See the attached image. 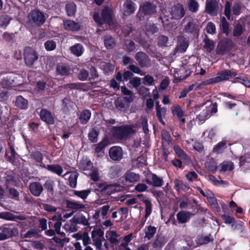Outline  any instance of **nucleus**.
<instances>
[{"mask_svg":"<svg viewBox=\"0 0 250 250\" xmlns=\"http://www.w3.org/2000/svg\"><path fill=\"white\" fill-rule=\"evenodd\" d=\"M237 75L235 72H232L230 70L222 71L219 75L215 78L210 79L204 82L205 84H209L216 83L222 81H225L229 79V77L235 76Z\"/></svg>","mask_w":250,"mask_h":250,"instance_id":"nucleus-6","label":"nucleus"},{"mask_svg":"<svg viewBox=\"0 0 250 250\" xmlns=\"http://www.w3.org/2000/svg\"><path fill=\"white\" fill-rule=\"evenodd\" d=\"M187 7L189 11L196 13L198 10L199 5L196 0H188Z\"/></svg>","mask_w":250,"mask_h":250,"instance_id":"nucleus-36","label":"nucleus"},{"mask_svg":"<svg viewBox=\"0 0 250 250\" xmlns=\"http://www.w3.org/2000/svg\"><path fill=\"white\" fill-rule=\"evenodd\" d=\"M29 189L31 193L35 196H39L43 188L42 185L39 182H32L29 185Z\"/></svg>","mask_w":250,"mask_h":250,"instance_id":"nucleus-17","label":"nucleus"},{"mask_svg":"<svg viewBox=\"0 0 250 250\" xmlns=\"http://www.w3.org/2000/svg\"><path fill=\"white\" fill-rule=\"evenodd\" d=\"M161 134L163 144H170L171 138L169 132L166 130H163L162 131Z\"/></svg>","mask_w":250,"mask_h":250,"instance_id":"nucleus-53","label":"nucleus"},{"mask_svg":"<svg viewBox=\"0 0 250 250\" xmlns=\"http://www.w3.org/2000/svg\"><path fill=\"white\" fill-rule=\"evenodd\" d=\"M243 32L242 25L239 23L235 24L233 31V35L234 37H239L242 35Z\"/></svg>","mask_w":250,"mask_h":250,"instance_id":"nucleus-55","label":"nucleus"},{"mask_svg":"<svg viewBox=\"0 0 250 250\" xmlns=\"http://www.w3.org/2000/svg\"><path fill=\"white\" fill-rule=\"evenodd\" d=\"M70 50L73 54L79 57L82 54L83 48L81 44L77 43L70 48Z\"/></svg>","mask_w":250,"mask_h":250,"instance_id":"nucleus-40","label":"nucleus"},{"mask_svg":"<svg viewBox=\"0 0 250 250\" xmlns=\"http://www.w3.org/2000/svg\"><path fill=\"white\" fill-rule=\"evenodd\" d=\"M178 49L179 51L184 52L187 50L188 42V40L184 36H180L178 37Z\"/></svg>","mask_w":250,"mask_h":250,"instance_id":"nucleus-22","label":"nucleus"},{"mask_svg":"<svg viewBox=\"0 0 250 250\" xmlns=\"http://www.w3.org/2000/svg\"><path fill=\"white\" fill-rule=\"evenodd\" d=\"M66 207L73 210H81L85 208V205L80 202L75 200H66Z\"/></svg>","mask_w":250,"mask_h":250,"instance_id":"nucleus-20","label":"nucleus"},{"mask_svg":"<svg viewBox=\"0 0 250 250\" xmlns=\"http://www.w3.org/2000/svg\"><path fill=\"white\" fill-rule=\"evenodd\" d=\"M154 81V80L152 76L146 75L143 78V83L145 85H152Z\"/></svg>","mask_w":250,"mask_h":250,"instance_id":"nucleus-63","label":"nucleus"},{"mask_svg":"<svg viewBox=\"0 0 250 250\" xmlns=\"http://www.w3.org/2000/svg\"><path fill=\"white\" fill-rule=\"evenodd\" d=\"M16 105L20 109H25L28 106V101L21 96L17 97Z\"/></svg>","mask_w":250,"mask_h":250,"instance_id":"nucleus-35","label":"nucleus"},{"mask_svg":"<svg viewBox=\"0 0 250 250\" xmlns=\"http://www.w3.org/2000/svg\"><path fill=\"white\" fill-rule=\"evenodd\" d=\"M225 16L229 20L231 18V4L229 1H226L225 4Z\"/></svg>","mask_w":250,"mask_h":250,"instance_id":"nucleus-60","label":"nucleus"},{"mask_svg":"<svg viewBox=\"0 0 250 250\" xmlns=\"http://www.w3.org/2000/svg\"><path fill=\"white\" fill-rule=\"evenodd\" d=\"M218 4L216 0H207L205 12L211 15H216L218 10Z\"/></svg>","mask_w":250,"mask_h":250,"instance_id":"nucleus-11","label":"nucleus"},{"mask_svg":"<svg viewBox=\"0 0 250 250\" xmlns=\"http://www.w3.org/2000/svg\"><path fill=\"white\" fill-rule=\"evenodd\" d=\"M0 218L8 220L16 221L17 220H24L26 217L24 215H14L11 213L4 212L0 213Z\"/></svg>","mask_w":250,"mask_h":250,"instance_id":"nucleus-18","label":"nucleus"},{"mask_svg":"<svg viewBox=\"0 0 250 250\" xmlns=\"http://www.w3.org/2000/svg\"><path fill=\"white\" fill-rule=\"evenodd\" d=\"M104 232L100 229L93 230L91 232V237H104Z\"/></svg>","mask_w":250,"mask_h":250,"instance_id":"nucleus-64","label":"nucleus"},{"mask_svg":"<svg viewBox=\"0 0 250 250\" xmlns=\"http://www.w3.org/2000/svg\"><path fill=\"white\" fill-rule=\"evenodd\" d=\"M135 132L132 126L129 125L115 126L112 129L113 137L122 140L127 139L131 134L135 133Z\"/></svg>","mask_w":250,"mask_h":250,"instance_id":"nucleus-2","label":"nucleus"},{"mask_svg":"<svg viewBox=\"0 0 250 250\" xmlns=\"http://www.w3.org/2000/svg\"><path fill=\"white\" fill-rule=\"evenodd\" d=\"M209 105H202V106L196 105L195 108V113L197 118L200 121H204L209 117L211 113H215L217 112V108L215 105L208 102L205 104Z\"/></svg>","mask_w":250,"mask_h":250,"instance_id":"nucleus-1","label":"nucleus"},{"mask_svg":"<svg viewBox=\"0 0 250 250\" xmlns=\"http://www.w3.org/2000/svg\"><path fill=\"white\" fill-rule=\"evenodd\" d=\"M168 37L164 35H160L157 38L158 44L161 47L167 46Z\"/></svg>","mask_w":250,"mask_h":250,"instance_id":"nucleus-58","label":"nucleus"},{"mask_svg":"<svg viewBox=\"0 0 250 250\" xmlns=\"http://www.w3.org/2000/svg\"><path fill=\"white\" fill-rule=\"evenodd\" d=\"M233 169V164L231 162H224L221 164V171H226Z\"/></svg>","mask_w":250,"mask_h":250,"instance_id":"nucleus-59","label":"nucleus"},{"mask_svg":"<svg viewBox=\"0 0 250 250\" xmlns=\"http://www.w3.org/2000/svg\"><path fill=\"white\" fill-rule=\"evenodd\" d=\"M116 190V186L114 184H106L104 193H106L108 195L111 194Z\"/></svg>","mask_w":250,"mask_h":250,"instance_id":"nucleus-61","label":"nucleus"},{"mask_svg":"<svg viewBox=\"0 0 250 250\" xmlns=\"http://www.w3.org/2000/svg\"><path fill=\"white\" fill-rule=\"evenodd\" d=\"M181 74L180 78L181 80L185 79L188 78L191 73V71L188 70L187 64L183 65L179 70Z\"/></svg>","mask_w":250,"mask_h":250,"instance_id":"nucleus-39","label":"nucleus"},{"mask_svg":"<svg viewBox=\"0 0 250 250\" xmlns=\"http://www.w3.org/2000/svg\"><path fill=\"white\" fill-rule=\"evenodd\" d=\"M99 210L101 213V215L103 216V218L105 219L107 218V214L108 211L110 210L111 211H112V209L110 208V205L106 204L102 206L100 208V209Z\"/></svg>","mask_w":250,"mask_h":250,"instance_id":"nucleus-54","label":"nucleus"},{"mask_svg":"<svg viewBox=\"0 0 250 250\" xmlns=\"http://www.w3.org/2000/svg\"><path fill=\"white\" fill-rule=\"evenodd\" d=\"M41 119L49 125H52L54 123V118L52 113L45 109H42L40 112Z\"/></svg>","mask_w":250,"mask_h":250,"instance_id":"nucleus-15","label":"nucleus"},{"mask_svg":"<svg viewBox=\"0 0 250 250\" xmlns=\"http://www.w3.org/2000/svg\"><path fill=\"white\" fill-rule=\"evenodd\" d=\"M242 7V3L238 1L234 2L232 8V14L235 15H240Z\"/></svg>","mask_w":250,"mask_h":250,"instance_id":"nucleus-50","label":"nucleus"},{"mask_svg":"<svg viewBox=\"0 0 250 250\" xmlns=\"http://www.w3.org/2000/svg\"><path fill=\"white\" fill-rule=\"evenodd\" d=\"M147 122V118L146 116H141V117L140 118L138 121V124L135 125V126L140 127V125H141V126L143 129L144 132H145V133L147 134L148 133L149 131ZM134 126H135V125Z\"/></svg>","mask_w":250,"mask_h":250,"instance_id":"nucleus-28","label":"nucleus"},{"mask_svg":"<svg viewBox=\"0 0 250 250\" xmlns=\"http://www.w3.org/2000/svg\"><path fill=\"white\" fill-rule=\"evenodd\" d=\"M24 59L27 65L32 66L38 60V56L34 49L26 47L24 49Z\"/></svg>","mask_w":250,"mask_h":250,"instance_id":"nucleus-7","label":"nucleus"},{"mask_svg":"<svg viewBox=\"0 0 250 250\" xmlns=\"http://www.w3.org/2000/svg\"><path fill=\"white\" fill-rule=\"evenodd\" d=\"M135 58L142 67H149L151 65L148 56L144 52H137L135 55Z\"/></svg>","mask_w":250,"mask_h":250,"instance_id":"nucleus-10","label":"nucleus"},{"mask_svg":"<svg viewBox=\"0 0 250 250\" xmlns=\"http://www.w3.org/2000/svg\"><path fill=\"white\" fill-rule=\"evenodd\" d=\"M92 167V163L87 158H83L79 164V168L83 170H89Z\"/></svg>","mask_w":250,"mask_h":250,"instance_id":"nucleus-33","label":"nucleus"},{"mask_svg":"<svg viewBox=\"0 0 250 250\" xmlns=\"http://www.w3.org/2000/svg\"><path fill=\"white\" fill-rule=\"evenodd\" d=\"M125 178L126 181L129 183H134L137 182L139 180L140 176L135 173L128 171L125 174Z\"/></svg>","mask_w":250,"mask_h":250,"instance_id":"nucleus-32","label":"nucleus"},{"mask_svg":"<svg viewBox=\"0 0 250 250\" xmlns=\"http://www.w3.org/2000/svg\"><path fill=\"white\" fill-rule=\"evenodd\" d=\"M167 242V239L165 236L159 235L157 237L156 240L153 243L154 248H161L163 247Z\"/></svg>","mask_w":250,"mask_h":250,"instance_id":"nucleus-42","label":"nucleus"},{"mask_svg":"<svg viewBox=\"0 0 250 250\" xmlns=\"http://www.w3.org/2000/svg\"><path fill=\"white\" fill-rule=\"evenodd\" d=\"M107 240L109 241L112 247L119 245L120 241V234L115 230L109 231L107 233Z\"/></svg>","mask_w":250,"mask_h":250,"instance_id":"nucleus-16","label":"nucleus"},{"mask_svg":"<svg viewBox=\"0 0 250 250\" xmlns=\"http://www.w3.org/2000/svg\"><path fill=\"white\" fill-rule=\"evenodd\" d=\"M98 135V131L95 129H92L88 133V138L93 143L97 142Z\"/></svg>","mask_w":250,"mask_h":250,"instance_id":"nucleus-57","label":"nucleus"},{"mask_svg":"<svg viewBox=\"0 0 250 250\" xmlns=\"http://www.w3.org/2000/svg\"><path fill=\"white\" fill-rule=\"evenodd\" d=\"M91 191V189H87L81 191L74 190V194L84 200L87 198Z\"/></svg>","mask_w":250,"mask_h":250,"instance_id":"nucleus-49","label":"nucleus"},{"mask_svg":"<svg viewBox=\"0 0 250 250\" xmlns=\"http://www.w3.org/2000/svg\"><path fill=\"white\" fill-rule=\"evenodd\" d=\"M68 174H70L68 179L69 186L73 188H76L77 184V178L79 176L78 173L76 171L67 172L63 177Z\"/></svg>","mask_w":250,"mask_h":250,"instance_id":"nucleus-24","label":"nucleus"},{"mask_svg":"<svg viewBox=\"0 0 250 250\" xmlns=\"http://www.w3.org/2000/svg\"><path fill=\"white\" fill-rule=\"evenodd\" d=\"M63 25L64 29L69 31H78L80 28V26L78 23L71 20L64 21Z\"/></svg>","mask_w":250,"mask_h":250,"instance_id":"nucleus-21","label":"nucleus"},{"mask_svg":"<svg viewBox=\"0 0 250 250\" xmlns=\"http://www.w3.org/2000/svg\"><path fill=\"white\" fill-rule=\"evenodd\" d=\"M125 6V14L130 15L135 10V3L130 0H126L124 4Z\"/></svg>","mask_w":250,"mask_h":250,"instance_id":"nucleus-31","label":"nucleus"},{"mask_svg":"<svg viewBox=\"0 0 250 250\" xmlns=\"http://www.w3.org/2000/svg\"><path fill=\"white\" fill-rule=\"evenodd\" d=\"M89 75V72L88 71L83 69L80 70L78 74V79L81 81H85L87 79Z\"/></svg>","mask_w":250,"mask_h":250,"instance_id":"nucleus-62","label":"nucleus"},{"mask_svg":"<svg viewBox=\"0 0 250 250\" xmlns=\"http://www.w3.org/2000/svg\"><path fill=\"white\" fill-rule=\"evenodd\" d=\"M50 220L54 222L53 226L55 229L56 233L58 234L63 235H64L63 232L60 231V229L62 225V222L63 221V217L61 214H57L50 219Z\"/></svg>","mask_w":250,"mask_h":250,"instance_id":"nucleus-14","label":"nucleus"},{"mask_svg":"<svg viewBox=\"0 0 250 250\" xmlns=\"http://www.w3.org/2000/svg\"><path fill=\"white\" fill-rule=\"evenodd\" d=\"M193 215L189 211H181L177 214L176 217L179 223L184 224L187 222Z\"/></svg>","mask_w":250,"mask_h":250,"instance_id":"nucleus-19","label":"nucleus"},{"mask_svg":"<svg viewBox=\"0 0 250 250\" xmlns=\"http://www.w3.org/2000/svg\"><path fill=\"white\" fill-rule=\"evenodd\" d=\"M136 47L135 43L131 40H126L125 42L124 49L127 52L130 53L134 51Z\"/></svg>","mask_w":250,"mask_h":250,"instance_id":"nucleus-43","label":"nucleus"},{"mask_svg":"<svg viewBox=\"0 0 250 250\" xmlns=\"http://www.w3.org/2000/svg\"><path fill=\"white\" fill-rule=\"evenodd\" d=\"M226 147L227 141L223 140L213 147V151L217 153H221Z\"/></svg>","mask_w":250,"mask_h":250,"instance_id":"nucleus-41","label":"nucleus"},{"mask_svg":"<svg viewBox=\"0 0 250 250\" xmlns=\"http://www.w3.org/2000/svg\"><path fill=\"white\" fill-rule=\"evenodd\" d=\"M152 185L154 187H160L163 185V180L162 178L158 177L155 174L151 175Z\"/></svg>","mask_w":250,"mask_h":250,"instance_id":"nucleus-47","label":"nucleus"},{"mask_svg":"<svg viewBox=\"0 0 250 250\" xmlns=\"http://www.w3.org/2000/svg\"><path fill=\"white\" fill-rule=\"evenodd\" d=\"M145 236V237L148 240L152 238L156 231V228L152 226H148L144 230Z\"/></svg>","mask_w":250,"mask_h":250,"instance_id":"nucleus-38","label":"nucleus"},{"mask_svg":"<svg viewBox=\"0 0 250 250\" xmlns=\"http://www.w3.org/2000/svg\"><path fill=\"white\" fill-rule=\"evenodd\" d=\"M186 9L184 5L180 3H177L171 8V18L175 20H180L185 15Z\"/></svg>","mask_w":250,"mask_h":250,"instance_id":"nucleus-9","label":"nucleus"},{"mask_svg":"<svg viewBox=\"0 0 250 250\" xmlns=\"http://www.w3.org/2000/svg\"><path fill=\"white\" fill-rule=\"evenodd\" d=\"M233 44L232 41L229 39L221 40L216 49V54L218 55H224L228 53L232 48Z\"/></svg>","mask_w":250,"mask_h":250,"instance_id":"nucleus-4","label":"nucleus"},{"mask_svg":"<svg viewBox=\"0 0 250 250\" xmlns=\"http://www.w3.org/2000/svg\"><path fill=\"white\" fill-rule=\"evenodd\" d=\"M45 168L59 176H61L63 172L62 167L59 165H45Z\"/></svg>","mask_w":250,"mask_h":250,"instance_id":"nucleus-37","label":"nucleus"},{"mask_svg":"<svg viewBox=\"0 0 250 250\" xmlns=\"http://www.w3.org/2000/svg\"><path fill=\"white\" fill-rule=\"evenodd\" d=\"M199 31V25L197 20L192 18H189L188 23L184 25L183 29V34L195 35Z\"/></svg>","mask_w":250,"mask_h":250,"instance_id":"nucleus-5","label":"nucleus"},{"mask_svg":"<svg viewBox=\"0 0 250 250\" xmlns=\"http://www.w3.org/2000/svg\"><path fill=\"white\" fill-rule=\"evenodd\" d=\"M137 197L145 204V214L144 218H143L142 220V224L144 225L147 218L151 213L152 205L151 201L146 197L144 196L143 194H138Z\"/></svg>","mask_w":250,"mask_h":250,"instance_id":"nucleus-8","label":"nucleus"},{"mask_svg":"<svg viewBox=\"0 0 250 250\" xmlns=\"http://www.w3.org/2000/svg\"><path fill=\"white\" fill-rule=\"evenodd\" d=\"M223 32L225 33L227 36L229 34V24L227 21L225 17L221 19V22L220 24Z\"/></svg>","mask_w":250,"mask_h":250,"instance_id":"nucleus-51","label":"nucleus"},{"mask_svg":"<svg viewBox=\"0 0 250 250\" xmlns=\"http://www.w3.org/2000/svg\"><path fill=\"white\" fill-rule=\"evenodd\" d=\"M104 42L105 47L108 49L113 48L116 45L114 39L109 35L104 37Z\"/></svg>","mask_w":250,"mask_h":250,"instance_id":"nucleus-26","label":"nucleus"},{"mask_svg":"<svg viewBox=\"0 0 250 250\" xmlns=\"http://www.w3.org/2000/svg\"><path fill=\"white\" fill-rule=\"evenodd\" d=\"M46 20L43 13L37 10L31 11L28 15V23L31 26H39Z\"/></svg>","mask_w":250,"mask_h":250,"instance_id":"nucleus-3","label":"nucleus"},{"mask_svg":"<svg viewBox=\"0 0 250 250\" xmlns=\"http://www.w3.org/2000/svg\"><path fill=\"white\" fill-rule=\"evenodd\" d=\"M123 150L120 146H114L109 150V156L113 161H120L123 158Z\"/></svg>","mask_w":250,"mask_h":250,"instance_id":"nucleus-12","label":"nucleus"},{"mask_svg":"<svg viewBox=\"0 0 250 250\" xmlns=\"http://www.w3.org/2000/svg\"><path fill=\"white\" fill-rule=\"evenodd\" d=\"M174 150L177 155L183 160V162L188 164L189 162V159L187 154L178 146H174Z\"/></svg>","mask_w":250,"mask_h":250,"instance_id":"nucleus-23","label":"nucleus"},{"mask_svg":"<svg viewBox=\"0 0 250 250\" xmlns=\"http://www.w3.org/2000/svg\"><path fill=\"white\" fill-rule=\"evenodd\" d=\"M172 111L173 115L176 116L178 118H181L184 116V112L178 105L172 107Z\"/></svg>","mask_w":250,"mask_h":250,"instance_id":"nucleus-56","label":"nucleus"},{"mask_svg":"<svg viewBox=\"0 0 250 250\" xmlns=\"http://www.w3.org/2000/svg\"><path fill=\"white\" fill-rule=\"evenodd\" d=\"M121 90L125 95L129 96L128 97H124V99L128 102H132L133 100L132 92L125 86H121Z\"/></svg>","mask_w":250,"mask_h":250,"instance_id":"nucleus-48","label":"nucleus"},{"mask_svg":"<svg viewBox=\"0 0 250 250\" xmlns=\"http://www.w3.org/2000/svg\"><path fill=\"white\" fill-rule=\"evenodd\" d=\"M74 224H81L84 226L89 225L88 219L83 215H81L78 218L74 217L71 220Z\"/></svg>","mask_w":250,"mask_h":250,"instance_id":"nucleus-44","label":"nucleus"},{"mask_svg":"<svg viewBox=\"0 0 250 250\" xmlns=\"http://www.w3.org/2000/svg\"><path fill=\"white\" fill-rule=\"evenodd\" d=\"M206 167L212 172H215L217 170V164L213 159H208L205 163Z\"/></svg>","mask_w":250,"mask_h":250,"instance_id":"nucleus-46","label":"nucleus"},{"mask_svg":"<svg viewBox=\"0 0 250 250\" xmlns=\"http://www.w3.org/2000/svg\"><path fill=\"white\" fill-rule=\"evenodd\" d=\"M156 6L151 2H145L140 7L139 12L145 15H151L156 12Z\"/></svg>","mask_w":250,"mask_h":250,"instance_id":"nucleus-13","label":"nucleus"},{"mask_svg":"<svg viewBox=\"0 0 250 250\" xmlns=\"http://www.w3.org/2000/svg\"><path fill=\"white\" fill-rule=\"evenodd\" d=\"M65 8L68 16H74L76 11V6L74 3L69 2L67 3Z\"/></svg>","mask_w":250,"mask_h":250,"instance_id":"nucleus-45","label":"nucleus"},{"mask_svg":"<svg viewBox=\"0 0 250 250\" xmlns=\"http://www.w3.org/2000/svg\"><path fill=\"white\" fill-rule=\"evenodd\" d=\"M125 100L124 99L121 98H118L115 100L114 104L117 110L120 111H122L123 110L125 106L124 103Z\"/></svg>","mask_w":250,"mask_h":250,"instance_id":"nucleus-52","label":"nucleus"},{"mask_svg":"<svg viewBox=\"0 0 250 250\" xmlns=\"http://www.w3.org/2000/svg\"><path fill=\"white\" fill-rule=\"evenodd\" d=\"M91 117V112L89 110H84L80 114L79 120L83 125L86 124L89 120Z\"/></svg>","mask_w":250,"mask_h":250,"instance_id":"nucleus-29","label":"nucleus"},{"mask_svg":"<svg viewBox=\"0 0 250 250\" xmlns=\"http://www.w3.org/2000/svg\"><path fill=\"white\" fill-rule=\"evenodd\" d=\"M102 20L108 24L112 22L111 10L109 8L106 7L103 10Z\"/></svg>","mask_w":250,"mask_h":250,"instance_id":"nucleus-27","label":"nucleus"},{"mask_svg":"<svg viewBox=\"0 0 250 250\" xmlns=\"http://www.w3.org/2000/svg\"><path fill=\"white\" fill-rule=\"evenodd\" d=\"M56 72L59 75L68 76L70 73V68L68 65L64 64H60L56 67Z\"/></svg>","mask_w":250,"mask_h":250,"instance_id":"nucleus-25","label":"nucleus"},{"mask_svg":"<svg viewBox=\"0 0 250 250\" xmlns=\"http://www.w3.org/2000/svg\"><path fill=\"white\" fill-rule=\"evenodd\" d=\"M31 159L35 160L37 163H39L40 166L43 167H45V165H44L42 162V156L41 152L39 151H35L32 153L30 155Z\"/></svg>","mask_w":250,"mask_h":250,"instance_id":"nucleus-34","label":"nucleus"},{"mask_svg":"<svg viewBox=\"0 0 250 250\" xmlns=\"http://www.w3.org/2000/svg\"><path fill=\"white\" fill-rule=\"evenodd\" d=\"M203 48L208 52H210L214 48V42L207 36L203 41Z\"/></svg>","mask_w":250,"mask_h":250,"instance_id":"nucleus-30","label":"nucleus"}]
</instances>
